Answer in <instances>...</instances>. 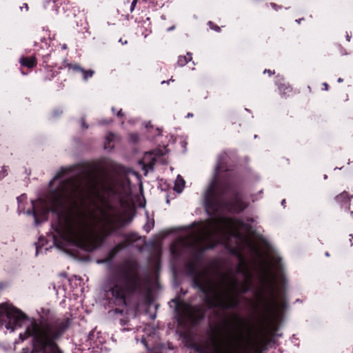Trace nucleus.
<instances>
[{"label": "nucleus", "mask_w": 353, "mask_h": 353, "mask_svg": "<svg viewBox=\"0 0 353 353\" xmlns=\"http://www.w3.org/2000/svg\"><path fill=\"white\" fill-rule=\"evenodd\" d=\"M63 172L50 182L47 201L39 199L36 203L31 201L33 209L26 214L33 215L37 224L39 217H44L50 210L71 208L64 236L68 242L91 251L97 247L98 232L111 230L121 222L120 217L117 210L105 202L104 190L91 174L68 178L63 176Z\"/></svg>", "instance_id": "1"}, {"label": "nucleus", "mask_w": 353, "mask_h": 353, "mask_svg": "<svg viewBox=\"0 0 353 353\" xmlns=\"http://www.w3.org/2000/svg\"><path fill=\"white\" fill-rule=\"evenodd\" d=\"M27 321L30 324L26 327L24 334H20L19 337L22 341L30 336L33 337L32 353H61L54 341L63 334L65 326L57 323L38 324L34 320H29L22 311L12 304H0V326L6 323V328L12 332Z\"/></svg>", "instance_id": "2"}, {"label": "nucleus", "mask_w": 353, "mask_h": 353, "mask_svg": "<svg viewBox=\"0 0 353 353\" xmlns=\"http://www.w3.org/2000/svg\"><path fill=\"white\" fill-rule=\"evenodd\" d=\"M259 257V279L261 289L257 294L259 305L264 309L267 317L276 321L281 315L285 303L279 289V280L282 274V263L274 253L263 255L256 250Z\"/></svg>", "instance_id": "3"}, {"label": "nucleus", "mask_w": 353, "mask_h": 353, "mask_svg": "<svg viewBox=\"0 0 353 353\" xmlns=\"http://www.w3.org/2000/svg\"><path fill=\"white\" fill-rule=\"evenodd\" d=\"M250 232L248 225L238 220L219 217L198 224L190 233V245L200 250L212 248L216 243L227 244L230 236L243 239Z\"/></svg>", "instance_id": "4"}, {"label": "nucleus", "mask_w": 353, "mask_h": 353, "mask_svg": "<svg viewBox=\"0 0 353 353\" xmlns=\"http://www.w3.org/2000/svg\"><path fill=\"white\" fill-rule=\"evenodd\" d=\"M259 343L246 322L236 318L231 325L212 334L203 353H246L256 350Z\"/></svg>", "instance_id": "5"}, {"label": "nucleus", "mask_w": 353, "mask_h": 353, "mask_svg": "<svg viewBox=\"0 0 353 353\" xmlns=\"http://www.w3.org/2000/svg\"><path fill=\"white\" fill-rule=\"evenodd\" d=\"M243 283L239 282L234 276L224 278L214 292L211 305L223 308L235 307L239 302V295L251 288L250 274H243Z\"/></svg>", "instance_id": "6"}, {"label": "nucleus", "mask_w": 353, "mask_h": 353, "mask_svg": "<svg viewBox=\"0 0 353 353\" xmlns=\"http://www.w3.org/2000/svg\"><path fill=\"white\" fill-rule=\"evenodd\" d=\"M133 281L125 276L110 278L104 285L106 292H110L116 302L126 305V298L133 290Z\"/></svg>", "instance_id": "7"}, {"label": "nucleus", "mask_w": 353, "mask_h": 353, "mask_svg": "<svg viewBox=\"0 0 353 353\" xmlns=\"http://www.w3.org/2000/svg\"><path fill=\"white\" fill-rule=\"evenodd\" d=\"M219 192V188L216 181L214 180L205 194V205L208 214L210 213L211 210H214L213 204L216 201Z\"/></svg>", "instance_id": "8"}, {"label": "nucleus", "mask_w": 353, "mask_h": 353, "mask_svg": "<svg viewBox=\"0 0 353 353\" xmlns=\"http://www.w3.org/2000/svg\"><path fill=\"white\" fill-rule=\"evenodd\" d=\"M150 159L154 161V158L152 157V154L151 153H146L144 156L143 161H140L139 163L142 165V169L144 170L145 175H147L149 170H152L154 163L151 161L148 162Z\"/></svg>", "instance_id": "9"}, {"label": "nucleus", "mask_w": 353, "mask_h": 353, "mask_svg": "<svg viewBox=\"0 0 353 353\" xmlns=\"http://www.w3.org/2000/svg\"><path fill=\"white\" fill-rule=\"evenodd\" d=\"M185 183L184 179L178 175L174 182V190L178 193H181L185 187Z\"/></svg>", "instance_id": "10"}, {"label": "nucleus", "mask_w": 353, "mask_h": 353, "mask_svg": "<svg viewBox=\"0 0 353 353\" xmlns=\"http://www.w3.org/2000/svg\"><path fill=\"white\" fill-rule=\"evenodd\" d=\"M20 63L22 65L31 68L36 65V59L34 57L29 58H21L20 59Z\"/></svg>", "instance_id": "11"}, {"label": "nucleus", "mask_w": 353, "mask_h": 353, "mask_svg": "<svg viewBox=\"0 0 353 353\" xmlns=\"http://www.w3.org/2000/svg\"><path fill=\"white\" fill-rule=\"evenodd\" d=\"M19 203L18 210L19 213L24 212L25 209L23 203L27 201V196L25 194H21L17 198Z\"/></svg>", "instance_id": "12"}, {"label": "nucleus", "mask_w": 353, "mask_h": 353, "mask_svg": "<svg viewBox=\"0 0 353 353\" xmlns=\"http://www.w3.org/2000/svg\"><path fill=\"white\" fill-rule=\"evenodd\" d=\"M192 59L191 54L188 53L186 57H179L178 59V64L183 66L186 64Z\"/></svg>", "instance_id": "13"}, {"label": "nucleus", "mask_w": 353, "mask_h": 353, "mask_svg": "<svg viewBox=\"0 0 353 353\" xmlns=\"http://www.w3.org/2000/svg\"><path fill=\"white\" fill-rule=\"evenodd\" d=\"M82 73L83 74V79L85 80H87L88 78L92 77L93 74H94V71L92 70H82Z\"/></svg>", "instance_id": "14"}, {"label": "nucleus", "mask_w": 353, "mask_h": 353, "mask_svg": "<svg viewBox=\"0 0 353 353\" xmlns=\"http://www.w3.org/2000/svg\"><path fill=\"white\" fill-rule=\"evenodd\" d=\"M8 170L6 166H3L0 170V180H2L8 175Z\"/></svg>", "instance_id": "15"}, {"label": "nucleus", "mask_w": 353, "mask_h": 353, "mask_svg": "<svg viewBox=\"0 0 353 353\" xmlns=\"http://www.w3.org/2000/svg\"><path fill=\"white\" fill-rule=\"evenodd\" d=\"M128 176L132 175V176H135L138 180H139V174H137V172H136L134 171H130L128 173Z\"/></svg>", "instance_id": "16"}, {"label": "nucleus", "mask_w": 353, "mask_h": 353, "mask_svg": "<svg viewBox=\"0 0 353 353\" xmlns=\"http://www.w3.org/2000/svg\"><path fill=\"white\" fill-rule=\"evenodd\" d=\"M137 0H133L130 6V11L132 12L137 5Z\"/></svg>", "instance_id": "17"}, {"label": "nucleus", "mask_w": 353, "mask_h": 353, "mask_svg": "<svg viewBox=\"0 0 353 353\" xmlns=\"http://www.w3.org/2000/svg\"><path fill=\"white\" fill-rule=\"evenodd\" d=\"M72 69L74 70H76V71H80L82 72V70H83V69H82L79 65H74L72 66Z\"/></svg>", "instance_id": "18"}, {"label": "nucleus", "mask_w": 353, "mask_h": 353, "mask_svg": "<svg viewBox=\"0 0 353 353\" xmlns=\"http://www.w3.org/2000/svg\"><path fill=\"white\" fill-rule=\"evenodd\" d=\"M245 208V206L244 205H241L239 207H235L234 208V211H241L242 210H243Z\"/></svg>", "instance_id": "19"}, {"label": "nucleus", "mask_w": 353, "mask_h": 353, "mask_svg": "<svg viewBox=\"0 0 353 353\" xmlns=\"http://www.w3.org/2000/svg\"><path fill=\"white\" fill-rule=\"evenodd\" d=\"M349 210H350L351 214H353V199L350 203Z\"/></svg>", "instance_id": "20"}, {"label": "nucleus", "mask_w": 353, "mask_h": 353, "mask_svg": "<svg viewBox=\"0 0 353 353\" xmlns=\"http://www.w3.org/2000/svg\"><path fill=\"white\" fill-rule=\"evenodd\" d=\"M131 139L132 141H137L138 139L137 134L131 135Z\"/></svg>", "instance_id": "21"}, {"label": "nucleus", "mask_w": 353, "mask_h": 353, "mask_svg": "<svg viewBox=\"0 0 353 353\" xmlns=\"http://www.w3.org/2000/svg\"><path fill=\"white\" fill-rule=\"evenodd\" d=\"M186 307H187L186 314L188 316H190L191 315V314H190L191 309H190V307L188 305H186Z\"/></svg>", "instance_id": "22"}, {"label": "nucleus", "mask_w": 353, "mask_h": 353, "mask_svg": "<svg viewBox=\"0 0 353 353\" xmlns=\"http://www.w3.org/2000/svg\"><path fill=\"white\" fill-rule=\"evenodd\" d=\"M209 25L210 26H212V23L211 22H209ZM210 28L211 29H214L216 31H219V27H212V26H210Z\"/></svg>", "instance_id": "23"}, {"label": "nucleus", "mask_w": 353, "mask_h": 353, "mask_svg": "<svg viewBox=\"0 0 353 353\" xmlns=\"http://www.w3.org/2000/svg\"><path fill=\"white\" fill-rule=\"evenodd\" d=\"M141 342H142V343H143L145 347H147V344H146V341H145V339H141Z\"/></svg>", "instance_id": "24"}, {"label": "nucleus", "mask_w": 353, "mask_h": 353, "mask_svg": "<svg viewBox=\"0 0 353 353\" xmlns=\"http://www.w3.org/2000/svg\"><path fill=\"white\" fill-rule=\"evenodd\" d=\"M323 85L325 86V90H327V89H328V85H327L326 83H323Z\"/></svg>", "instance_id": "25"}, {"label": "nucleus", "mask_w": 353, "mask_h": 353, "mask_svg": "<svg viewBox=\"0 0 353 353\" xmlns=\"http://www.w3.org/2000/svg\"><path fill=\"white\" fill-rule=\"evenodd\" d=\"M267 72L270 74V75L272 74V72L270 70H264V73H265Z\"/></svg>", "instance_id": "26"}, {"label": "nucleus", "mask_w": 353, "mask_h": 353, "mask_svg": "<svg viewBox=\"0 0 353 353\" xmlns=\"http://www.w3.org/2000/svg\"><path fill=\"white\" fill-rule=\"evenodd\" d=\"M337 81L339 83H341L343 81V79L341 78H339Z\"/></svg>", "instance_id": "27"}, {"label": "nucleus", "mask_w": 353, "mask_h": 353, "mask_svg": "<svg viewBox=\"0 0 353 353\" xmlns=\"http://www.w3.org/2000/svg\"><path fill=\"white\" fill-rule=\"evenodd\" d=\"M352 239H353V236H352V239H350L351 245H353Z\"/></svg>", "instance_id": "28"}, {"label": "nucleus", "mask_w": 353, "mask_h": 353, "mask_svg": "<svg viewBox=\"0 0 353 353\" xmlns=\"http://www.w3.org/2000/svg\"><path fill=\"white\" fill-rule=\"evenodd\" d=\"M352 239H353V236H352V239H350L351 245H353Z\"/></svg>", "instance_id": "29"}, {"label": "nucleus", "mask_w": 353, "mask_h": 353, "mask_svg": "<svg viewBox=\"0 0 353 353\" xmlns=\"http://www.w3.org/2000/svg\"><path fill=\"white\" fill-rule=\"evenodd\" d=\"M174 26H172V27H171V28H170L168 29V31H170V30H174Z\"/></svg>", "instance_id": "30"}, {"label": "nucleus", "mask_w": 353, "mask_h": 353, "mask_svg": "<svg viewBox=\"0 0 353 353\" xmlns=\"http://www.w3.org/2000/svg\"><path fill=\"white\" fill-rule=\"evenodd\" d=\"M117 115H118V116H121V111L118 112Z\"/></svg>", "instance_id": "31"}, {"label": "nucleus", "mask_w": 353, "mask_h": 353, "mask_svg": "<svg viewBox=\"0 0 353 353\" xmlns=\"http://www.w3.org/2000/svg\"><path fill=\"white\" fill-rule=\"evenodd\" d=\"M24 8H26V9L28 10V5L27 4H24Z\"/></svg>", "instance_id": "32"}, {"label": "nucleus", "mask_w": 353, "mask_h": 353, "mask_svg": "<svg viewBox=\"0 0 353 353\" xmlns=\"http://www.w3.org/2000/svg\"><path fill=\"white\" fill-rule=\"evenodd\" d=\"M112 148V146L111 145H109V146L105 145V148Z\"/></svg>", "instance_id": "33"}, {"label": "nucleus", "mask_w": 353, "mask_h": 353, "mask_svg": "<svg viewBox=\"0 0 353 353\" xmlns=\"http://www.w3.org/2000/svg\"><path fill=\"white\" fill-rule=\"evenodd\" d=\"M188 117H192V114H190V113H189V114H188Z\"/></svg>", "instance_id": "34"}, {"label": "nucleus", "mask_w": 353, "mask_h": 353, "mask_svg": "<svg viewBox=\"0 0 353 353\" xmlns=\"http://www.w3.org/2000/svg\"><path fill=\"white\" fill-rule=\"evenodd\" d=\"M347 41H350V37H349V36H347Z\"/></svg>", "instance_id": "35"}, {"label": "nucleus", "mask_w": 353, "mask_h": 353, "mask_svg": "<svg viewBox=\"0 0 353 353\" xmlns=\"http://www.w3.org/2000/svg\"><path fill=\"white\" fill-rule=\"evenodd\" d=\"M119 42L123 43V41H121V39H120Z\"/></svg>", "instance_id": "36"}, {"label": "nucleus", "mask_w": 353, "mask_h": 353, "mask_svg": "<svg viewBox=\"0 0 353 353\" xmlns=\"http://www.w3.org/2000/svg\"><path fill=\"white\" fill-rule=\"evenodd\" d=\"M119 42L123 43V41H121V39H120Z\"/></svg>", "instance_id": "37"}]
</instances>
